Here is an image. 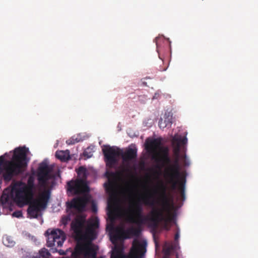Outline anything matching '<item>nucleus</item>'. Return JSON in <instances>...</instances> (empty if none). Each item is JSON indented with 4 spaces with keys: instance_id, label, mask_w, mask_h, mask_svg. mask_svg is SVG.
<instances>
[{
    "instance_id": "1",
    "label": "nucleus",
    "mask_w": 258,
    "mask_h": 258,
    "mask_svg": "<svg viewBox=\"0 0 258 258\" xmlns=\"http://www.w3.org/2000/svg\"><path fill=\"white\" fill-rule=\"evenodd\" d=\"M50 169L45 162L40 164L38 168L37 179L43 190L34 199L35 185L29 179L27 185L21 187L13 186L6 188L3 192L0 202L2 205L9 204L12 201L20 207L29 205L27 213L31 218H37L39 213L45 209L51 197V189L47 187V181L50 178Z\"/></svg>"
},
{
    "instance_id": "2",
    "label": "nucleus",
    "mask_w": 258,
    "mask_h": 258,
    "mask_svg": "<svg viewBox=\"0 0 258 258\" xmlns=\"http://www.w3.org/2000/svg\"><path fill=\"white\" fill-rule=\"evenodd\" d=\"M160 188L161 208L155 207V202L151 199L153 197L151 195H146L139 199V201L130 205L127 221L139 226L149 222L153 227H157L160 222H170L172 220L170 206L166 194V187L162 184Z\"/></svg>"
},
{
    "instance_id": "3",
    "label": "nucleus",
    "mask_w": 258,
    "mask_h": 258,
    "mask_svg": "<svg viewBox=\"0 0 258 258\" xmlns=\"http://www.w3.org/2000/svg\"><path fill=\"white\" fill-rule=\"evenodd\" d=\"M28 152V148L18 147L14 150L11 160L5 159L7 153L0 156V175H2L0 185L3 179L6 182H10L15 176L25 171L28 162L27 157Z\"/></svg>"
},
{
    "instance_id": "4",
    "label": "nucleus",
    "mask_w": 258,
    "mask_h": 258,
    "mask_svg": "<svg viewBox=\"0 0 258 258\" xmlns=\"http://www.w3.org/2000/svg\"><path fill=\"white\" fill-rule=\"evenodd\" d=\"M147 150L153 154L152 159L159 163L161 162V165H158V168L169 166L171 165V158L169 155V150L166 147L161 146V142L158 139H154L146 145Z\"/></svg>"
},
{
    "instance_id": "5",
    "label": "nucleus",
    "mask_w": 258,
    "mask_h": 258,
    "mask_svg": "<svg viewBox=\"0 0 258 258\" xmlns=\"http://www.w3.org/2000/svg\"><path fill=\"white\" fill-rule=\"evenodd\" d=\"M180 156H175L173 164L169 165L165 170V175L169 179V182L172 184V188L175 189L178 185V189L181 194V196L184 198V186L185 178H180Z\"/></svg>"
},
{
    "instance_id": "6",
    "label": "nucleus",
    "mask_w": 258,
    "mask_h": 258,
    "mask_svg": "<svg viewBox=\"0 0 258 258\" xmlns=\"http://www.w3.org/2000/svg\"><path fill=\"white\" fill-rule=\"evenodd\" d=\"M77 173L81 179H77L76 180H71L68 182V190L74 195H78L88 192L89 188L87 185L85 180L87 177V171L85 167H80Z\"/></svg>"
},
{
    "instance_id": "7",
    "label": "nucleus",
    "mask_w": 258,
    "mask_h": 258,
    "mask_svg": "<svg viewBox=\"0 0 258 258\" xmlns=\"http://www.w3.org/2000/svg\"><path fill=\"white\" fill-rule=\"evenodd\" d=\"M88 202V199L85 197H77L66 203L67 215L62 219L63 224L66 225L71 221L73 217L77 213L82 212Z\"/></svg>"
},
{
    "instance_id": "8",
    "label": "nucleus",
    "mask_w": 258,
    "mask_h": 258,
    "mask_svg": "<svg viewBox=\"0 0 258 258\" xmlns=\"http://www.w3.org/2000/svg\"><path fill=\"white\" fill-rule=\"evenodd\" d=\"M45 235L47 237V246L52 248V252L57 251V248L61 247L66 239L65 233L58 229H48Z\"/></svg>"
},
{
    "instance_id": "9",
    "label": "nucleus",
    "mask_w": 258,
    "mask_h": 258,
    "mask_svg": "<svg viewBox=\"0 0 258 258\" xmlns=\"http://www.w3.org/2000/svg\"><path fill=\"white\" fill-rule=\"evenodd\" d=\"M97 251L96 246L91 242L78 243L71 256L72 258H79V256L82 255V258H96Z\"/></svg>"
},
{
    "instance_id": "10",
    "label": "nucleus",
    "mask_w": 258,
    "mask_h": 258,
    "mask_svg": "<svg viewBox=\"0 0 258 258\" xmlns=\"http://www.w3.org/2000/svg\"><path fill=\"white\" fill-rule=\"evenodd\" d=\"M146 244L137 242L133 243L129 254L125 255L119 250L113 252L111 258H143L146 252Z\"/></svg>"
},
{
    "instance_id": "11",
    "label": "nucleus",
    "mask_w": 258,
    "mask_h": 258,
    "mask_svg": "<svg viewBox=\"0 0 258 258\" xmlns=\"http://www.w3.org/2000/svg\"><path fill=\"white\" fill-rule=\"evenodd\" d=\"M102 152L106 166L109 168H112L117 162V158L120 155L119 149L114 146L104 145Z\"/></svg>"
},
{
    "instance_id": "12",
    "label": "nucleus",
    "mask_w": 258,
    "mask_h": 258,
    "mask_svg": "<svg viewBox=\"0 0 258 258\" xmlns=\"http://www.w3.org/2000/svg\"><path fill=\"white\" fill-rule=\"evenodd\" d=\"M85 220L81 218H76L71 223V229L77 235L80 236L82 234Z\"/></svg>"
},
{
    "instance_id": "13",
    "label": "nucleus",
    "mask_w": 258,
    "mask_h": 258,
    "mask_svg": "<svg viewBox=\"0 0 258 258\" xmlns=\"http://www.w3.org/2000/svg\"><path fill=\"white\" fill-rule=\"evenodd\" d=\"M107 176L108 178V182L104 183L105 188L107 192H113L115 189V182L110 178L114 179L119 174L118 172H106Z\"/></svg>"
},
{
    "instance_id": "14",
    "label": "nucleus",
    "mask_w": 258,
    "mask_h": 258,
    "mask_svg": "<svg viewBox=\"0 0 258 258\" xmlns=\"http://www.w3.org/2000/svg\"><path fill=\"white\" fill-rule=\"evenodd\" d=\"M141 232L140 227L134 228L131 227L126 230H121L118 231V233L124 238H130L131 236H139Z\"/></svg>"
},
{
    "instance_id": "15",
    "label": "nucleus",
    "mask_w": 258,
    "mask_h": 258,
    "mask_svg": "<svg viewBox=\"0 0 258 258\" xmlns=\"http://www.w3.org/2000/svg\"><path fill=\"white\" fill-rule=\"evenodd\" d=\"M120 155L123 161L128 162L137 158V150L136 148H128Z\"/></svg>"
},
{
    "instance_id": "16",
    "label": "nucleus",
    "mask_w": 258,
    "mask_h": 258,
    "mask_svg": "<svg viewBox=\"0 0 258 258\" xmlns=\"http://www.w3.org/2000/svg\"><path fill=\"white\" fill-rule=\"evenodd\" d=\"M172 123V113L170 112H165L164 119L161 118L159 121V126L160 128L169 127Z\"/></svg>"
},
{
    "instance_id": "17",
    "label": "nucleus",
    "mask_w": 258,
    "mask_h": 258,
    "mask_svg": "<svg viewBox=\"0 0 258 258\" xmlns=\"http://www.w3.org/2000/svg\"><path fill=\"white\" fill-rule=\"evenodd\" d=\"M55 157L61 162L68 161L70 159V151L69 150L56 151Z\"/></svg>"
},
{
    "instance_id": "18",
    "label": "nucleus",
    "mask_w": 258,
    "mask_h": 258,
    "mask_svg": "<svg viewBox=\"0 0 258 258\" xmlns=\"http://www.w3.org/2000/svg\"><path fill=\"white\" fill-rule=\"evenodd\" d=\"M50 255V254L48 250L43 248L41 249L38 253L25 258H49Z\"/></svg>"
},
{
    "instance_id": "19",
    "label": "nucleus",
    "mask_w": 258,
    "mask_h": 258,
    "mask_svg": "<svg viewBox=\"0 0 258 258\" xmlns=\"http://www.w3.org/2000/svg\"><path fill=\"white\" fill-rule=\"evenodd\" d=\"M96 223H94L93 225L89 226L87 229V232L86 236L87 238L90 239L89 242L91 243V241L94 240L96 238V234L94 230L93 229L92 226H95Z\"/></svg>"
},
{
    "instance_id": "20",
    "label": "nucleus",
    "mask_w": 258,
    "mask_h": 258,
    "mask_svg": "<svg viewBox=\"0 0 258 258\" xmlns=\"http://www.w3.org/2000/svg\"><path fill=\"white\" fill-rule=\"evenodd\" d=\"M3 242L4 245L8 247H12L15 244V242L13 240V237L8 235H5L3 237Z\"/></svg>"
},
{
    "instance_id": "21",
    "label": "nucleus",
    "mask_w": 258,
    "mask_h": 258,
    "mask_svg": "<svg viewBox=\"0 0 258 258\" xmlns=\"http://www.w3.org/2000/svg\"><path fill=\"white\" fill-rule=\"evenodd\" d=\"M187 143V139L183 138H173L172 143L173 144H177L180 146L181 144L184 145Z\"/></svg>"
},
{
    "instance_id": "22",
    "label": "nucleus",
    "mask_w": 258,
    "mask_h": 258,
    "mask_svg": "<svg viewBox=\"0 0 258 258\" xmlns=\"http://www.w3.org/2000/svg\"><path fill=\"white\" fill-rule=\"evenodd\" d=\"M174 147L173 149V153L174 156H180V146L177 144H173Z\"/></svg>"
},
{
    "instance_id": "23",
    "label": "nucleus",
    "mask_w": 258,
    "mask_h": 258,
    "mask_svg": "<svg viewBox=\"0 0 258 258\" xmlns=\"http://www.w3.org/2000/svg\"><path fill=\"white\" fill-rule=\"evenodd\" d=\"M79 140H78L77 138L75 139L74 137L69 139L66 141V143L68 145H73L75 144L76 143H78L79 142Z\"/></svg>"
},
{
    "instance_id": "24",
    "label": "nucleus",
    "mask_w": 258,
    "mask_h": 258,
    "mask_svg": "<svg viewBox=\"0 0 258 258\" xmlns=\"http://www.w3.org/2000/svg\"><path fill=\"white\" fill-rule=\"evenodd\" d=\"M182 158V162L183 163V164L185 166H187L189 165V161L186 159V156L185 155H183L181 157Z\"/></svg>"
},
{
    "instance_id": "25",
    "label": "nucleus",
    "mask_w": 258,
    "mask_h": 258,
    "mask_svg": "<svg viewBox=\"0 0 258 258\" xmlns=\"http://www.w3.org/2000/svg\"><path fill=\"white\" fill-rule=\"evenodd\" d=\"M13 216L20 218L22 217V213L21 211H17L13 213Z\"/></svg>"
},
{
    "instance_id": "26",
    "label": "nucleus",
    "mask_w": 258,
    "mask_h": 258,
    "mask_svg": "<svg viewBox=\"0 0 258 258\" xmlns=\"http://www.w3.org/2000/svg\"><path fill=\"white\" fill-rule=\"evenodd\" d=\"M124 191L125 193L131 192V189L128 183H127L126 187L124 189Z\"/></svg>"
},
{
    "instance_id": "27",
    "label": "nucleus",
    "mask_w": 258,
    "mask_h": 258,
    "mask_svg": "<svg viewBox=\"0 0 258 258\" xmlns=\"http://www.w3.org/2000/svg\"><path fill=\"white\" fill-rule=\"evenodd\" d=\"M92 210L94 213L96 212L97 211V206L94 203L92 205Z\"/></svg>"
},
{
    "instance_id": "28",
    "label": "nucleus",
    "mask_w": 258,
    "mask_h": 258,
    "mask_svg": "<svg viewBox=\"0 0 258 258\" xmlns=\"http://www.w3.org/2000/svg\"><path fill=\"white\" fill-rule=\"evenodd\" d=\"M179 238V234L178 232H177L174 236V239L175 241H177Z\"/></svg>"
},
{
    "instance_id": "29",
    "label": "nucleus",
    "mask_w": 258,
    "mask_h": 258,
    "mask_svg": "<svg viewBox=\"0 0 258 258\" xmlns=\"http://www.w3.org/2000/svg\"><path fill=\"white\" fill-rule=\"evenodd\" d=\"M58 252L60 254H65V252L62 250H59L58 251Z\"/></svg>"
},
{
    "instance_id": "30",
    "label": "nucleus",
    "mask_w": 258,
    "mask_h": 258,
    "mask_svg": "<svg viewBox=\"0 0 258 258\" xmlns=\"http://www.w3.org/2000/svg\"><path fill=\"white\" fill-rule=\"evenodd\" d=\"M156 45H157V50L158 52H159L158 45V44L157 43H156Z\"/></svg>"
}]
</instances>
